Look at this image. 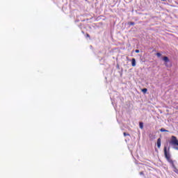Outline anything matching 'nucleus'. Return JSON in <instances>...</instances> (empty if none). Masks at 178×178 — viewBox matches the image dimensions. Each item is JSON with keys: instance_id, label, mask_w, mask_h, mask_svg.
Here are the masks:
<instances>
[{"instance_id": "obj_11", "label": "nucleus", "mask_w": 178, "mask_h": 178, "mask_svg": "<svg viewBox=\"0 0 178 178\" xmlns=\"http://www.w3.org/2000/svg\"><path fill=\"white\" fill-rule=\"evenodd\" d=\"M124 137H127V136H130V134H127L126 132L123 133Z\"/></svg>"}, {"instance_id": "obj_2", "label": "nucleus", "mask_w": 178, "mask_h": 178, "mask_svg": "<svg viewBox=\"0 0 178 178\" xmlns=\"http://www.w3.org/2000/svg\"><path fill=\"white\" fill-rule=\"evenodd\" d=\"M170 144L174 146V149L178 151V140L176 136H172L171 137Z\"/></svg>"}, {"instance_id": "obj_13", "label": "nucleus", "mask_w": 178, "mask_h": 178, "mask_svg": "<svg viewBox=\"0 0 178 178\" xmlns=\"http://www.w3.org/2000/svg\"><path fill=\"white\" fill-rule=\"evenodd\" d=\"M135 52H136V54H140V50L136 49V50H135Z\"/></svg>"}, {"instance_id": "obj_12", "label": "nucleus", "mask_w": 178, "mask_h": 178, "mask_svg": "<svg viewBox=\"0 0 178 178\" xmlns=\"http://www.w3.org/2000/svg\"><path fill=\"white\" fill-rule=\"evenodd\" d=\"M86 38H90V34L86 33Z\"/></svg>"}, {"instance_id": "obj_3", "label": "nucleus", "mask_w": 178, "mask_h": 178, "mask_svg": "<svg viewBox=\"0 0 178 178\" xmlns=\"http://www.w3.org/2000/svg\"><path fill=\"white\" fill-rule=\"evenodd\" d=\"M161 138H159L157 139V147H158V148H161Z\"/></svg>"}, {"instance_id": "obj_8", "label": "nucleus", "mask_w": 178, "mask_h": 178, "mask_svg": "<svg viewBox=\"0 0 178 178\" xmlns=\"http://www.w3.org/2000/svg\"><path fill=\"white\" fill-rule=\"evenodd\" d=\"M147 91H148V89H147V88L142 89V92H144V94H145L147 92Z\"/></svg>"}, {"instance_id": "obj_10", "label": "nucleus", "mask_w": 178, "mask_h": 178, "mask_svg": "<svg viewBox=\"0 0 178 178\" xmlns=\"http://www.w3.org/2000/svg\"><path fill=\"white\" fill-rule=\"evenodd\" d=\"M156 55L158 58H161V56H162V54L161 53H156Z\"/></svg>"}, {"instance_id": "obj_1", "label": "nucleus", "mask_w": 178, "mask_h": 178, "mask_svg": "<svg viewBox=\"0 0 178 178\" xmlns=\"http://www.w3.org/2000/svg\"><path fill=\"white\" fill-rule=\"evenodd\" d=\"M164 155L168 162H169V163L172 165L174 169H176V165H175V162H173V160L170 159V153L168 152V148L166 147H164Z\"/></svg>"}, {"instance_id": "obj_16", "label": "nucleus", "mask_w": 178, "mask_h": 178, "mask_svg": "<svg viewBox=\"0 0 178 178\" xmlns=\"http://www.w3.org/2000/svg\"><path fill=\"white\" fill-rule=\"evenodd\" d=\"M152 136V135L150 134V135H149V137H151Z\"/></svg>"}, {"instance_id": "obj_5", "label": "nucleus", "mask_w": 178, "mask_h": 178, "mask_svg": "<svg viewBox=\"0 0 178 178\" xmlns=\"http://www.w3.org/2000/svg\"><path fill=\"white\" fill-rule=\"evenodd\" d=\"M131 65L134 67L136 66V58H132L131 60Z\"/></svg>"}, {"instance_id": "obj_7", "label": "nucleus", "mask_w": 178, "mask_h": 178, "mask_svg": "<svg viewBox=\"0 0 178 178\" xmlns=\"http://www.w3.org/2000/svg\"><path fill=\"white\" fill-rule=\"evenodd\" d=\"M139 126H140V129H144V123L140 122V123H139Z\"/></svg>"}, {"instance_id": "obj_6", "label": "nucleus", "mask_w": 178, "mask_h": 178, "mask_svg": "<svg viewBox=\"0 0 178 178\" xmlns=\"http://www.w3.org/2000/svg\"><path fill=\"white\" fill-rule=\"evenodd\" d=\"M160 131H161V133H168V131H168V130H166V129H165L163 128H161L160 129Z\"/></svg>"}, {"instance_id": "obj_9", "label": "nucleus", "mask_w": 178, "mask_h": 178, "mask_svg": "<svg viewBox=\"0 0 178 178\" xmlns=\"http://www.w3.org/2000/svg\"><path fill=\"white\" fill-rule=\"evenodd\" d=\"M129 26H134V24H136V23L130 22L128 23Z\"/></svg>"}, {"instance_id": "obj_4", "label": "nucleus", "mask_w": 178, "mask_h": 178, "mask_svg": "<svg viewBox=\"0 0 178 178\" xmlns=\"http://www.w3.org/2000/svg\"><path fill=\"white\" fill-rule=\"evenodd\" d=\"M163 60H164V62H165V63H168V62H169V58H168V56H164L163 58Z\"/></svg>"}, {"instance_id": "obj_14", "label": "nucleus", "mask_w": 178, "mask_h": 178, "mask_svg": "<svg viewBox=\"0 0 178 178\" xmlns=\"http://www.w3.org/2000/svg\"><path fill=\"white\" fill-rule=\"evenodd\" d=\"M140 175H144V172H140Z\"/></svg>"}, {"instance_id": "obj_15", "label": "nucleus", "mask_w": 178, "mask_h": 178, "mask_svg": "<svg viewBox=\"0 0 178 178\" xmlns=\"http://www.w3.org/2000/svg\"><path fill=\"white\" fill-rule=\"evenodd\" d=\"M161 1H163V2L166 1V0H161Z\"/></svg>"}]
</instances>
